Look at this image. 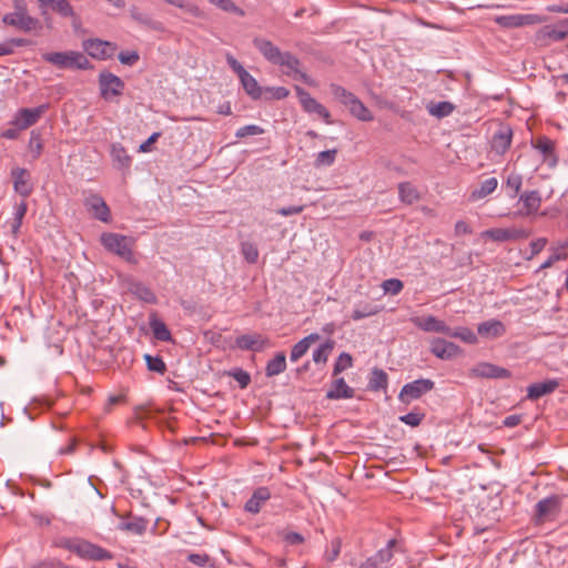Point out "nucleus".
Listing matches in <instances>:
<instances>
[{"label": "nucleus", "mask_w": 568, "mask_h": 568, "mask_svg": "<svg viewBox=\"0 0 568 568\" xmlns=\"http://www.w3.org/2000/svg\"><path fill=\"white\" fill-rule=\"evenodd\" d=\"M253 45L270 63L285 69L284 73L294 79H300L306 84H313L311 78L301 71V61L288 51H281L272 41L264 38H254Z\"/></svg>", "instance_id": "1"}, {"label": "nucleus", "mask_w": 568, "mask_h": 568, "mask_svg": "<svg viewBox=\"0 0 568 568\" xmlns=\"http://www.w3.org/2000/svg\"><path fill=\"white\" fill-rule=\"evenodd\" d=\"M103 247L130 264H138L133 252L135 241L132 237L119 233H102L100 237Z\"/></svg>", "instance_id": "2"}, {"label": "nucleus", "mask_w": 568, "mask_h": 568, "mask_svg": "<svg viewBox=\"0 0 568 568\" xmlns=\"http://www.w3.org/2000/svg\"><path fill=\"white\" fill-rule=\"evenodd\" d=\"M11 12L2 17V22L6 26L12 27L23 32H31L40 27V21L29 14V9L26 0H12Z\"/></svg>", "instance_id": "3"}, {"label": "nucleus", "mask_w": 568, "mask_h": 568, "mask_svg": "<svg viewBox=\"0 0 568 568\" xmlns=\"http://www.w3.org/2000/svg\"><path fill=\"white\" fill-rule=\"evenodd\" d=\"M42 59L59 69L89 70L92 64L84 53L79 51L48 52Z\"/></svg>", "instance_id": "4"}, {"label": "nucleus", "mask_w": 568, "mask_h": 568, "mask_svg": "<svg viewBox=\"0 0 568 568\" xmlns=\"http://www.w3.org/2000/svg\"><path fill=\"white\" fill-rule=\"evenodd\" d=\"M60 546L87 560H110L113 555L106 549L83 539H63Z\"/></svg>", "instance_id": "5"}, {"label": "nucleus", "mask_w": 568, "mask_h": 568, "mask_svg": "<svg viewBox=\"0 0 568 568\" xmlns=\"http://www.w3.org/2000/svg\"><path fill=\"white\" fill-rule=\"evenodd\" d=\"M100 95L105 101H112L123 94L125 83L118 75L103 70L99 74Z\"/></svg>", "instance_id": "6"}, {"label": "nucleus", "mask_w": 568, "mask_h": 568, "mask_svg": "<svg viewBox=\"0 0 568 568\" xmlns=\"http://www.w3.org/2000/svg\"><path fill=\"white\" fill-rule=\"evenodd\" d=\"M564 496L552 495L536 504L535 517L538 524L555 520L561 511Z\"/></svg>", "instance_id": "7"}, {"label": "nucleus", "mask_w": 568, "mask_h": 568, "mask_svg": "<svg viewBox=\"0 0 568 568\" xmlns=\"http://www.w3.org/2000/svg\"><path fill=\"white\" fill-rule=\"evenodd\" d=\"M547 17L536 13H516L507 16H497L494 21L501 28L515 29L525 26H534L546 22Z\"/></svg>", "instance_id": "8"}, {"label": "nucleus", "mask_w": 568, "mask_h": 568, "mask_svg": "<svg viewBox=\"0 0 568 568\" xmlns=\"http://www.w3.org/2000/svg\"><path fill=\"white\" fill-rule=\"evenodd\" d=\"M295 92L303 110L308 114H315L321 118L326 124H332V115L329 111L303 88L296 85Z\"/></svg>", "instance_id": "9"}, {"label": "nucleus", "mask_w": 568, "mask_h": 568, "mask_svg": "<svg viewBox=\"0 0 568 568\" xmlns=\"http://www.w3.org/2000/svg\"><path fill=\"white\" fill-rule=\"evenodd\" d=\"M568 37V19L541 27L535 34L536 42L548 44L562 41Z\"/></svg>", "instance_id": "10"}, {"label": "nucleus", "mask_w": 568, "mask_h": 568, "mask_svg": "<svg viewBox=\"0 0 568 568\" xmlns=\"http://www.w3.org/2000/svg\"><path fill=\"white\" fill-rule=\"evenodd\" d=\"M434 386L435 383L432 379H416L403 386L398 395V398L402 403L409 404L412 400L418 399L424 394L432 390Z\"/></svg>", "instance_id": "11"}, {"label": "nucleus", "mask_w": 568, "mask_h": 568, "mask_svg": "<svg viewBox=\"0 0 568 568\" xmlns=\"http://www.w3.org/2000/svg\"><path fill=\"white\" fill-rule=\"evenodd\" d=\"M513 129L509 124L500 123L490 140V150L497 155H504L513 141Z\"/></svg>", "instance_id": "12"}, {"label": "nucleus", "mask_w": 568, "mask_h": 568, "mask_svg": "<svg viewBox=\"0 0 568 568\" xmlns=\"http://www.w3.org/2000/svg\"><path fill=\"white\" fill-rule=\"evenodd\" d=\"M83 49L90 57L105 60L114 55L116 45L100 39H88L83 42Z\"/></svg>", "instance_id": "13"}, {"label": "nucleus", "mask_w": 568, "mask_h": 568, "mask_svg": "<svg viewBox=\"0 0 568 568\" xmlns=\"http://www.w3.org/2000/svg\"><path fill=\"white\" fill-rule=\"evenodd\" d=\"M430 353L439 359L450 361L462 354L458 345L444 338L434 337L429 341Z\"/></svg>", "instance_id": "14"}, {"label": "nucleus", "mask_w": 568, "mask_h": 568, "mask_svg": "<svg viewBox=\"0 0 568 568\" xmlns=\"http://www.w3.org/2000/svg\"><path fill=\"white\" fill-rule=\"evenodd\" d=\"M397 540L389 539L385 548L379 549L374 556L369 557L361 568H387L393 558V549L396 547Z\"/></svg>", "instance_id": "15"}, {"label": "nucleus", "mask_w": 568, "mask_h": 568, "mask_svg": "<svg viewBox=\"0 0 568 568\" xmlns=\"http://www.w3.org/2000/svg\"><path fill=\"white\" fill-rule=\"evenodd\" d=\"M235 344L240 349L261 352L270 346V341L261 334H243L236 337Z\"/></svg>", "instance_id": "16"}, {"label": "nucleus", "mask_w": 568, "mask_h": 568, "mask_svg": "<svg viewBox=\"0 0 568 568\" xmlns=\"http://www.w3.org/2000/svg\"><path fill=\"white\" fill-rule=\"evenodd\" d=\"M43 112V105L34 109H20L11 121V124L12 126H18L19 129L26 130L29 126L36 124Z\"/></svg>", "instance_id": "17"}, {"label": "nucleus", "mask_w": 568, "mask_h": 568, "mask_svg": "<svg viewBox=\"0 0 568 568\" xmlns=\"http://www.w3.org/2000/svg\"><path fill=\"white\" fill-rule=\"evenodd\" d=\"M471 375L483 378L504 379L511 376L510 371L491 363H479L471 368Z\"/></svg>", "instance_id": "18"}, {"label": "nucleus", "mask_w": 568, "mask_h": 568, "mask_svg": "<svg viewBox=\"0 0 568 568\" xmlns=\"http://www.w3.org/2000/svg\"><path fill=\"white\" fill-rule=\"evenodd\" d=\"M11 176L13 180L14 191L22 197H28L33 191L28 170L22 168H14L11 171Z\"/></svg>", "instance_id": "19"}, {"label": "nucleus", "mask_w": 568, "mask_h": 568, "mask_svg": "<svg viewBox=\"0 0 568 568\" xmlns=\"http://www.w3.org/2000/svg\"><path fill=\"white\" fill-rule=\"evenodd\" d=\"M541 195L539 191H526L520 194L519 202L523 203V209L518 211L520 216H530L536 214L541 205Z\"/></svg>", "instance_id": "20"}, {"label": "nucleus", "mask_w": 568, "mask_h": 568, "mask_svg": "<svg viewBox=\"0 0 568 568\" xmlns=\"http://www.w3.org/2000/svg\"><path fill=\"white\" fill-rule=\"evenodd\" d=\"M559 385L560 383L556 378L534 383L527 387V399L537 400L542 396L554 393Z\"/></svg>", "instance_id": "21"}, {"label": "nucleus", "mask_w": 568, "mask_h": 568, "mask_svg": "<svg viewBox=\"0 0 568 568\" xmlns=\"http://www.w3.org/2000/svg\"><path fill=\"white\" fill-rule=\"evenodd\" d=\"M85 206L89 211L92 212L95 219L102 222H109L110 220V210L104 202V200L97 194H90L85 199Z\"/></svg>", "instance_id": "22"}, {"label": "nucleus", "mask_w": 568, "mask_h": 568, "mask_svg": "<svg viewBox=\"0 0 568 568\" xmlns=\"http://www.w3.org/2000/svg\"><path fill=\"white\" fill-rule=\"evenodd\" d=\"M534 149L538 150L544 155V161L549 166H555L558 159L555 154V142L547 136H539L531 142Z\"/></svg>", "instance_id": "23"}, {"label": "nucleus", "mask_w": 568, "mask_h": 568, "mask_svg": "<svg viewBox=\"0 0 568 568\" xmlns=\"http://www.w3.org/2000/svg\"><path fill=\"white\" fill-rule=\"evenodd\" d=\"M414 324L424 332H434L450 334V327L446 325L444 321L438 320L435 316L417 317L414 320Z\"/></svg>", "instance_id": "24"}, {"label": "nucleus", "mask_w": 568, "mask_h": 568, "mask_svg": "<svg viewBox=\"0 0 568 568\" xmlns=\"http://www.w3.org/2000/svg\"><path fill=\"white\" fill-rule=\"evenodd\" d=\"M41 12L50 9L61 17L69 18L74 16V11L69 0H38Z\"/></svg>", "instance_id": "25"}, {"label": "nucleus", "mask_w": 568, "mask_h": 568, "mask_svg": "<svg viewBox=\"0 0 568 568\" xmlns=\"http://www.w3.org/2000/svg\"><path fill=\"white\" fill-rule=\"evenodd\" d=\"M271 498V491L267 487H258L254 490L251 498L245 503V510L251 514L260 513L262 506Z\"/></svg>", "instance_id": "26"}, {"label": "nucleus", "mask_w": 568, "mask_h": 568, "mask_svg": "<svg viewBox=\"0 0 568 568\" xmlns=\"http://www.w3.org/2000/svg\"><path fill=\"white\" fill-rule=\"evenodd\" d=\"M110 155L113 165L121 171L129 170L132 163V158L128 154L125 148L120 143H113L111 145Z\"/></svg>", "instance_id": "27"}, {"label": "nucleus", "mask_w": 568, "mask_h": 568, "mask_svg": "<svg viewBox=\"0 0 568 568\" xmlns=\"http://www.w3.org/2000/svg\"><path fill=\"white\" fill-rule=\"evenodd\" d=\"M477 332L480 336L486 338H497L505 334V325L497 320L483 322L478 325Z\"/></svg>", "instance_id": "28"}, {"label": "nucleus", "mask_w": 568, "mask_h": 568, "mask_svg": "<svg viewBox=\"0 0 568 568\" xmlns=\"http://www.w3.org/2000/svg\"><path fill=\"white\" fill-rule=\"evenodd\" d=\"M239 79L246 94L250 95L253 100H258L263 98V88L260 87L256 79L253 75H251L247 71H244L239 77Z\"/></svg>", "instance_id": "29"}, {"label": "nucleus", "mask_w": 568, "mask_h": 568, "mask_svg": "<svg viewBox=\"0 0 568 568\" xmlns=\"http://www.w3.org/2000/svg\"><path fill=\"white\" fill-rule=\"evenodd\" d=\"M326 397L328 399L353 398L354 389L346 384L344 378H337L326 393Z\"/></svg>", "instance_id": "30"}, {"label": "nucleus", "mask_w": 568, "mask_h": 568, "mask_svg": "<svg viewBox=\"0 0 568 568\" xmlns=\"http://www.w3.org/2000/svg\"><path fill=\"white\" fill-rule=\"evenodd\" d=\"M320 339V335L316 333H312L304 338H302L300 342H297L291 351L290 358L292 362H297L301 357H303L312 343H315Z\"/></svg>", "instance_id": "31"}, {"label": "nucleus", "mask_w": 568, "mask_h": 568, "mask_svg": "<svg viewBox=\"0 0 568 568\" xmlns=\"http://www.w3.org/2000/svg\"><path fill=\"white\" fill-rule=\"evenodd\" d=\"M382 310H383V306L377 305L375 303L359 302L355 305V308L352 313V318L354 321H359V320L376 315L379 312H382Z\"/></svg>", "instance_id": "32"}, {"label": "nucleus", "mask_w": 568, "mask_h": 568, "mask_svg": "<svg viewBox=\"0 0 568 568\" xmlns=\"http://www.w3.org/2000/svg\"><path fill=\"white\" fill-rule=\"evenodd\" d=\"M13 220L10 222L11 234L17 239L22 225V221L28 211V204L26 201H21L13 207Z\"/></svg>", "instance_id": "33"}, {"label": "nucleus", "mask_w": 568, "mask_h": 568, "mask_svg": "<svg viewBox=\"0 0 568 568\" xmlns=\"http://www.w3.org/2000/svg\"><path fill=\"white\" fill-rule=\"evenodd\" d=\"M286 369V356L284 352L277 353L274 358L267 362L265 375L267 377L276 376Z\"/></svg>", "instance_id": "34"}, {"label": "nucleus", "mask_w": 568, "mask_h": 568, "mask_svg": "<svg viewBox=\"0 0 568 568\" xmlns=\"http://www.w3.org/2000/svg\"><path fill=\"white\" fill-rule=\"evenodd\" d=\"M130 16L138 23L151 28L153 30L162 31L164 29L161 22L154 21L150 16L141 12L136 6H132L130 8Z\"/></svg>", "instance_id": "35"}, {"label": "nucleus", "mask_w": 568, "mask_h": 568, "mask_svg": "<svg viewBox=\"0 0 568 568\" xmlns=\"http://www.w3.org/2000/svg\"><path fill=\"white\" fill-rule=\"evenodd\" d=\"M398 194L402 202L413 204L420 199L418 190L409 182L398 184Z\"/></svg>", "instance_id": "36"}, {"label": "nucleus", "mask_w": 568, "mask_h": 568, "mask_svg": "<svg viewBox=\"0 0 568 568\" xmlns=\"http://www.w3.org/2000/svg\"><path fill=\"white\" fill-rule=\"evenodd\" d=\"M498 186V181L496 178H489L481 182L480 186L478 189H475L471 194L470 199L473 201H477L480 199L486 197L487 195L491 194Z\"/></svg>", "instance_id": "37"}, {"label": "nucleus", "mask_w": 568, "mask_h": 568, "mask_svg": "<svg viewBox=\"0 0 568 568\" xmlns=\"http://www.w3.org/2000/svg\"><path fill=\"white\" fill-rule=\"evenodd\" d=\"M349 112L352 115L357 118L361 121H372L373 114L372 112L364 105V103L356 97L348 105Z\"/></svg>", "instance_id": "38"}, {"label": "nucleus", "mask_w": 568, "mask_h": 568, "mask_svg": "<svg viewBox=\"0 0 568 568\" xmlns=\"http://www.w3.org/2000/svg\"><path fill=\"white\" fill-rule=\"evenodd\" d=\"M388 376L379 368H374L368 381V387L371 390L385 389L387 387Z\"/></svg>", "instance_id": "39"}, {"label": "nucleus", "mask_w": 568, "mask_h": 568, "mask_svg": "<svg viewBox=\"0 0 568 568\" xmlns=\"http://www.w3.org/2000/svg\"><path fill=\"white\" fill-rule=\"evenodd\" d=\"M455 106L450 102L443 101L428 105V112L436 118H445L453 113Z\"/></svg>", "instance_id": "40"}, {"label": "nucleus", "mask_w": 568, "mask_h": 568, "mask_svg": "<svg viewBox=\"0 0 568 568\" xmlns=\"http://www.w3.org/2000/svg\"><path fill=\"white\" fill-rule=\"evenodd\" d=\"M336 155H337V149L322 151L316 155V158L314 160V166L317 169L331 166L334 164V162L336 160Z\"/></svg>", "instance_id": "41"}, {"label": "nucleus", "mask_w": 568, "mask_h": 568, "mask_svg": "<svg viewBox=\"0 0 568 568\" xmlns=\"http://www.w3.org/2000/svg\"><path fill=\"white\" fill-rule=\"evenodd\" d=\"M240 248L241 254L247 263L254 264L257 262L260 253L256 244L245 241L241 243Z\"/></svg>", "instance_id": "42"}, {"label": "nucleus", "mask_w": 568, "mask_h": 568, "mask_svg": "<svg viewBox=\"0 0 568 568\" xmlns=\"http://www.w3.org/2000/svg\"><path fill=\"white\" fill-rule=\"evenodd\" d=\"M150 325H151L153 335L156 339L162 341V342L171 341V338H172L171 333L164 322H162L160 320H154L151 322Z\"/></svg>", "instance_id": "43"}, {"label": "nucleus", "mask_w": 568, "mask_h": 568, "mask_svg": "<svg viewBox=\"0 0 568 568\" xmlns=\"http://www.w3.org/2000/svg\"><path fill=\"white\" fill-rule=\"evenodd\" d=\"M331 92L334 98L345 106H347L356 98L355 94L338 84H331Z\"/></svg>", "instance_id": "44"}, {"label": "nucleus", "mask_w": 568, "mask_h": 568, "mask_svg": "<svg viewBox=\"0 0 568 568\" xmlns=\"http://www.w3.org/2000/svg\"><path fill=\"white\" fill-rule=\"evenodd\" d=\"M146 525H148V523L145 519L138 518L133 521L121 523L119 528L121 530L131 531L135 535H143L146 530Z\"/></svg>", "instance_id": "45"}, {"label": "nucleus", "mask_w": 568, "mask_h": 568, "mask_svg": "<svg viewBox=\"0 0 568 568\" xmlns=\"http://www.w3.org/2000/svg\"><path fill=\"white\" fill-rule=\"evenodd\" d=\"M144 359L146 362L148 369L151 372H155L159 374H164L166 372V365L160 356L144 355Z\"/></svg>", "instance_id": "46"}, {"label": "nucleus", "mask_w": 568, "mask_h": 568, "mask_svg": "<svg viewBox=\"0 0 568 568\" xmlns=\"http://www.w3.org/2000/svg\"><path fill=\"white\" fill-rule=\"evenodd\" d=\"M131 291L144 302L153 303L155 301L153 292L142 283L132 284Z\"/></svg>", "instance_id": "47"}, {"label": "nucleus", "mask_w": 568, "mask_h": 568, "mask_svg": "<svg viewBox=\"0 0 568 568\" xmlns=\"http://www.w3.org/2000/svg\"><path fill=\"white\" fill-rule=\"evenodd\" d=\"M290 91L285 87H267L263 89V95L266 100H282L288 97Z\"/></svg>", "instance_id": "48"}, {"label": "nucleus", "mask_w": 568, "mask_h": 568, "mask_svg": "<svg viewBox=\"0 0 568 568\" xmlns=\"http://www.w3.org/2000/svg\"><path fill=\"white\" fill-rule=\"evenodd\" d=\"M481 237L490 239L495 242H507L509 241L508 229H489L481 232Z\"/></svg>", "instance_id": "49"}, {"label": "nucleus", "mask_w": 568, "mask_h": 568, "mask_svg": "<svg viewBox=\"0 0 568 568\" xmlns=\"http://www.w3.org/2000/svg\"><path fill=\"white\" fill-rule=\"evenodd\" d=\"M333 342H326L322 344L317 349L313 352V361L317 364L326 363L328 359V355L333 349Z\"/></svg>", "instance_id": "50"}, {"label": "nucleus", "mask_w": 568, "mask_h": 568, "mask_svg": "<svg viewBox=\"0 0 568 568\" xmlns=\"http://www.w3.org/2000/svg\"><path fill=\"white\" fill-rule=\"evenodd\" d=\"M353 358L348 353L343 352L334 364L333 375L336 376L343 371L352 367Z\"/></svg>", "instance_id": "51"}, {"label": "nucleus", "mask_w": 568, "mask_h": 568, "mask_svg": "<svg viewBox=\"0 0 568 568\" xmlns=\"http://www.w3.org/2000/svg\"><path fill=\"white\" fill-rule=\"evenodd\" d=\"M448 336L458 337L462 341L469 343V344H475L477 342V337H476L475 333L473 331H470L469 328H465V327L458 328V329L450 328V334H448Z\"/></svg>", "instance_id": "52"}, {"label": "nucleus", "mask_w": 568, "mask_h": 568, "mask_svg": "<svg viewBox=\"0 0 568 568\" xmlns=\"http://www.w3.org/2000/svg\"><path fill=\"white\" fill-rule=\"evenodd\" d=\"M523 184V178L518 173H510L506 180V187L511 190V197H515L521 187Z\"/></svg>", "instance_id": "53"}, {"label": "nucleus", "mask_w": 568, "mask_h": 568, "mask_svg": "<svg viewBox=\"0 0 568 568\" xmlns=\"http://www.w3.org/2000/svg\"><path fill=\"white\" fill-rule=\"evenodd\" d=\"M264 133V129L256 125V124H248V125H244L242 128H240L236 133H235V136L237 139H244L248 135H260V134H263Z\"/></svg>", "instance_id": "54"}, {"label": "nucleus", "mask_w": 568, "mask_h": 568, "mask_svg": "<svg viewBox=\"0 0 568 568\" xmlns=\"http://www.w3.org/2000/svg\"><path fill=\"white\" fill-rule=\"evenodd\" d=\"M383 290L385 293L397 295L403 290V283L402 281L397 278H389L383 282Z\"/></svg>", "instance_id": "55"}, {"label": "nucleus", "mask_w": 568, "mask_h": 568, "mask_svg": "<svg viewBox=\"0 0 568 568\" xmlns=\"http://www.w3.org/2000/svg\"><path fill=\"white\" fill-rule=\"evenodd\" d=\"M230 375L239 383L241 388H246L251 383L250 374L241 368L231 372Z\"/></svg>", "instance_id": "56"}, {"label": "nucleus", "mask_w": 568, "mask_h": 568, "mask_svg": "<svg viewBox=\"0 0 568 568\" xmlns=\"http://www.w3.org/2000/svg\"><path fill=\"white\" fill-rule=\"evenodd\" d=\"M424 418V414L418 412H410L399 417V420L412 427L418 426Z\"/></svg>", "instance_id": "57"}, {"label": "nucleus", "mask_w": 568, "mask_h": 568, "mask_svg": "<svg viewBox=\"0 0 568 568\" xmlns=\"http://www.w3.org/2000/svg\"><path fill=\"white\" fill-rule=\"evenodd\" d=\"M118 58L120 62L125 65H134L140 59L136 51H122L119 53Z\"/></svg>", "instance_id": "58"}, {"label": "nucleus", "mask_w": 568, "mask_h": 568, "mask_svg": "<svg viewBox=\"0 0 568 568\" xmlns=\"http://www.w3.org/2000/svg\"><path fill=\"white\" fill-rule=\"evenodd\" d=\"M283 540L288 545H301L305 541V538L295 531H286L282 534Z\"/></svg>", "instance_id": "59"}, {"label": "nucleus", "mask_w": 568, "mask_h": 568, "mask_svg": "<svg viewBox=\"0 0 568 568\" xmlns=\"http://www.w3.org/2000/svg\"><path fill=\"white\" fill-rule=\"evenodd\" d=\"M546 245H547L546 237H539L536 241H532L530 243L531 253L527 257V260L534 258L537 254H539L545 248Z\"/></svg>", "instance_id": "60"}, {"label": "nucleus", "mask_w": 568, "mask_h": 568, "mask_svg": "<svg viewBox=\"0 0 568 568\" xmlns=\"http://www.w3.org/2000/svg\"><path fill=\"white\" fill-rule=\"evenodd\" d=\"M211 3L226 12H237L239 8L232 0H209Z\"/></svg>", "instance_id": "61"}, {"label": "nucleus", "mask_w": 568, "mask_h": 568, "mask_svg": "<svg viewBox=\"0 0 568 568\" xmlns=\"http://www.w3.org/2000/svg\"><path fill=\"white\" fill-rule=\"evenodd\" d=\"M509 241H516L520 239H527L530 235V231L525 229L511 227L508 229Z\"/></svg>", "instance_id": "62"}, {"label": "nucleus", "mask_w": 568, "mask_h": 568, "mask_svg": "<svg viewBox=\"0 0 568 568\" xmlns=\"http://www.w3.org/2000/svg\"><path fill=\"white\" fill-rule=\"evenodd\" d=\"M567 257V254L564 253V252H555L554 254H551L541 265H540V268L544 270V268H548V267H551L554 265L555 262L557 261H560V260H565Z\"/></svg>", "instance_id": "63"}, {"label": "nucleus", "mask_w": 568, "mask_h": 568, "mask_svg": "<svg viewBox=\"0 0 568 568\" xmlns=\"http://www.w3.org/2000/svg\"><path fill=\"white\" fill-rule=\"evenodd\" d=\"M226 62L230 68L240 77L244 71V67L231 54L226 55Z\"/></svg>", "instance_id": "64"}]
</instances>
